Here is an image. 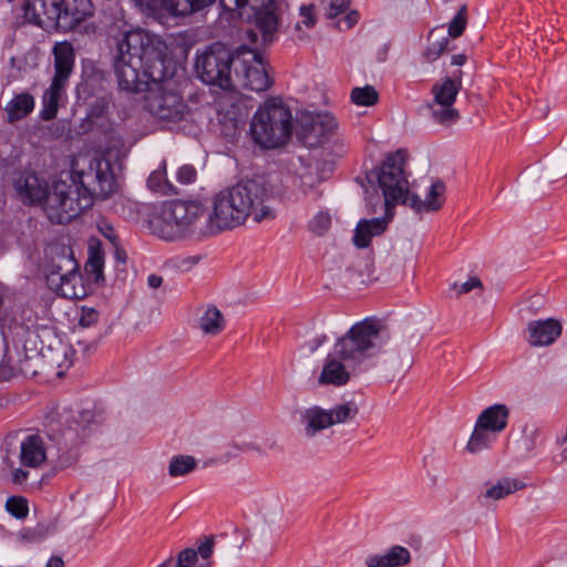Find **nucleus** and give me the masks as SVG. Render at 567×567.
I'll list each match as a JSON object with an SVG mask.
<instances>
[{
	"label": "nucleus",
	"instance_id": "2",
	"mask_svg": "<svg viewBox=\"0 0 567 567\" xmlns=\"http://www.w3.org/2000/svg\"><path fill=\"white\" fill-rule=\"evenodd\" d=\"M72 183H53L43 203V212L51 224L66 225L91 208L95 198L105 199L116 190L111 163L102 157L90 159L87 168L71 172Z\"/></svg>",
	"mask_w": 567,
	"mask_h": 567
},
{
	"label": "nucleus",
	"instance_id": "5",
	"mask_svg": "<svg viewBox=\"0 0 567 567\" xmlns=\"http://www.w3.org/2000/svg\"><path fill=\"white\" fill-rule=\"evenodd\" d=\"M43 272L48 287L56 295L66 299L84 297L79 265L70 247H51L45 257Z\"/></svg>",
	"mask_w": 567,
	"mask_h": 567
},
{
	"label": "nucleus",
	"instance_id": "52",
	"mask_svg": "<svg viewBox=\"0 0 567 567\" xmlns=\"http://www.w3.org/2000/svg\"><path fill=\"white\" fill-rule=\"evenodd\" d=\"M99 229L101 231V234L107 238L112 244L115 245L116 240H117V236L115 234V229L113 228L112 225L110 224H106V223H102L100 226H99Z\"/></svg>",
	"mask_w": 567,
	"mask_h": 567
},
{
	"label": "nucleus",
	"instance_id": "47",
	"mask_svg": "<svg viewBox=\"0 0 567 567\" xmlns=\"http://www.w3.org/2000/svg\"><path fill=\"white\" fill-rule=\"evenodd\" d=\"M364 565L367 567H390L386 550L382 554L368 555L364 559Z\"/></svg>",
	"mask_w": 567,
	"mask_h": 567
},
{
	"label": "nucleus",
	"instance_id": "1",
	"mask_svg": "<svg viewBox=\"0 0 567 567\" xmlns=\"http://www.w3.org/2000/svg\"><path fill=\"white\" fill-rule=\"evenodd\" d=\"M267 196L268 189L262 183L247 179L215 193L208 207L196 200L165 203L151 226L165 240L216 235L241 226L249 216L258 223L272 218V210L265 205Z\"/></svg>",
	"mask_w": 567,
	"mask_h": 567
},
{
	"label": "nucleus",
	"instance_id": "25",
	"mask_svg": "<svg viewBox=\"0 0 567 567\" xmlns=\"http://www.w3.org/2000/svg\"><path fill=\"white\" fill-rule=\"evenodd\" d=\"M305 424V432L308 436H313L318 432L332 425V419L328 410L320 406H311L301 415Z\"/></svg>",
	"mask_w": 567,
	"mask_h": 567
},
{
	"label": "nucleus",
	"instance_id": "46",
	"mask_svg": "<svg viewBox=\"0 0 567 567\" xmlns=\"http://www.w3.org/2000/svg\"><path fill=\"white\" fill-rule=\"evenodd\" d=\"M327 2H328V9H327L328 18H336L337 16L344 12L350 4V0H327Z\"/></svg>",
	"mask_w": 567,
	"mask_h": 567
},
{
	"label": "nucleus",
	"instance_id": "40",
	"mask_svg": "<svg viewBox=\"0 0 567 567\" xmlns=\"http://www.w3.org/2000/svg\"><path fill=\"white\" fill-rule=\"evenodd\" d=\"M449 42L450 41L447 37L432 41L424 53L426 60L429 62L437 60L447 50Z\"/></svg>",
	"mask_w": 567,
	"mask_h": 567
},
{
	"label": "nucleus",
	"instance_id": "32",
	"mask_svg": "<svg viewBox=\"0 0 567 567\" xmlns=\"http://www.w3.org/2000/svg\"><path fill=\"white\" fill-rule=\"evenodd\" d=\"M379 95L377 90L371 85L354 87L351 91V101L355 105L372 106L378 102Z\"/></svg>",
	"mask_w": 567,
	"mask_h": 567
},
{
	"label": "nucleus",
	"instance_id": "44",
	"mask_svg": "<svg viewBox=\"0 0 567 567\" xmlns=\"http://www.w3.org/2000/svg\"><path fill=\"white\" fill-rule=\"evenodd\" d=\"M99 312L94 308L83 307L79 319V324L83 328H89L95 324L99 320Z\"/></svg>",
	"mask_w": 567,
	"mask_h": 567
},
{
	"label": "nucleus",
	"instance_id": "59",
	"mask_svg": "<svg viewBox=\"0 0 567 567\" xmlns=\"http://www.w3.org/2000/svg\"><path fill=\"white\" fill-rule=\"evenodd\" d=\"M12 375H13V373H12V369L10 367L0 365V378L3 381L10 380Z\"/></svg>",
	"mask_w": 567,
	"mask_h": 567
},
{
	"label": "nucleus",
	"instance_id": "42",
	"mask_svg": "<svg viewBox=\"0 0 567 567\" xmlns=\"http://www.w3.org/2000/svg\"><path fill=\"white\" fill-rule=\"evenodd\" d=\"M214 540L213 538H206L202 542L197 549H194L197 554V566H207L210 567L209 563L206 560L213 555Z\"/></svg>",
	"mask_w": 567,
	"mask_h": 567
},
{
	"label": "nucleus",
	"instance_id": "3",
	"mask_svg": "<svg viewBox=\"0 0 567 567\" xmlns=\"http://www.w3.org/2000/svg\"><path fill=\"white\" fill-rule=\"evenodd\" d=\"M388 336L373 318L355 322L340 337L332 351L327 355L319 382L342 386L352 374L362 370L367 360L377 355L385 344Z\"/></svg>",
	"mask_w": 567,
	"mask_h": 567
},
{
	"label": "nucleus",
	"instance_id": "28",
	"mask_svg": "<svg viewBox=\"0 0 567 567\" xmlns=\"http://www.w3.org/2000/svg\"><path fill=\"white\" fill-rule=\"evenodd\" d=\"M525 484L516 478L503 477L495 484L488 486L480 497L487 499L499 501L508 495L524 488Z\"/></svg>",
	"mask_w": 567,
	"mask_h": 567
},
{
	"label": "nucleus",
	"instance_id": "58",
	"mask_svg": "<svg viewBox=\"0 0 567 567\" xmlns=\"http://www.w3.org/2000/svg\"><path fill=\"white\" fill-rule=\"evenodd\" d=\"M44 567H64V561L59 556H52L45 564Z\"/></svg>",
	"mask_w": 567,
	"mask_h": 567
},
{
	"label": "nucleus",
	"instance_id": "23",
	"mask_svg": "<svg viewBox=\"0 0 567 567\" xmlns=\"http://www.w3.org/2000/svg\"><path fill=\"white\" fill-rule=\"evenodd\" d=\"M463 72L457 70L451 78H445L440 83L432 86V93L436 104H445L446 106L455 103L456 96L462 86Z\"/></svg>",
	"mask_w": 567,
	"mask_h": 567
},
{
	"label": "nucleus",
	"instance_id": "64",
	"mask_svg": "<svg viewBox=\"0 0 567 567\" xmlns=\"http://www.w3.org/2000/svg\"><path fill=\"white\" fill-rule=\"evenodd\" d=\"M3 381L1 378H0V382Z\"/></svg>",
	"mask_w": 567,
	"mask_h": 567
},
{
	"label": "nucleus",
	"instance_id": "15",
	"mask_svg": "<svg viewBox=\"0 0 567 567\" xmlns=\"http://www.w3.org/2000/svg\"><path fill=\"white\" fill-rule=\"evenodd\" d=\"M251 7L256 11L255 23L262 34V41L270 42L279 24L275 0H255Z\"/></svg>",
	"mask_w": 567,
	"mask_h": 567
},
{
	"label": "nucleus",
	"instance_id": "19",
	"mask_svg": "<svg viewBox=\"0 0 567 567\" xmlns=\"http://www.w3.org/2000/svg\"><path fill=\"white\" fill-rule=\"evenodd\" d=\"M19 460L22 466L38 468L47 460V451L41 436L31 434L25 436L20 444Z\"/></svg>",
	"mask_w": 567,
	"mask_h": 567
},
{
	"label": "nucleus",
	"instance_id": "55",
	"mask_svg": "<svg viewBox=\"0 0 567 567\" xmlns=\"http://www.w3.org/2000/svg\"><path fill=\"white\" fill-rule=\"evenodd\" d=\"M359 12L355 10L350 11L343 19V23L346 24L347 29H351L354 27L359 21Z\"/></svg>",
	"mask_w": 567,
	"mask_h": 567
},
{
	"label": "nucleus",
	"instance_id": "6",
	"mask_svg": "<svg viewBox=\"0 0 567 567\" xmlns=\"http://www.w3.org/2000/svg\"><path fill=\"white\" fill-rule=\"evenodd\" d=\"M237 49L231 52L221 42H214L196 56L195 70L202 82L224 90L233 85V68Z\"/></svg>",
	"mask_w": 567,
	"mask_h": 567
},
{
	"label": "nucleus",
	"instance_id": "43",
	"mask_svg": "<svg viewBox=\"0 0 567 567\" xmlns=\"http://www.w3.org/2000/svg\"><path fill=\"white\" fill-rule=\"evenodd\" d=\"M197 172L193 165H183L176 173V178L181 184L189 185L196 181Z\"/></svg>",
	"mask_w": 567,
	"mask_h": 567
},
{
	"label": "nucleus",
	"instance_id": "38",
	"mask_svg": "<svg viewBox=\"0 0 567 567\" xmlns=\"http://www.w3.org/2000/svg\"><path fill=\"white\" fill-rule=\"evenodd\" d=\"M50 533V526L38 524L35 527L23 528L20 532L21 539L28 543H38L43 540Z\"/></svg>",
	"mask_w": 567,
	"mask_h": 567
},
{
	"label": "nucleus",
	"instance_id": "12",
	"mask_svg": "<svg viewBox=\"0 0 567 567\" xmlns=\"http://www.w3.org/2000/svg\"><path fill=\"white\" fill-rule=\"evenodd\" d=\"M12 186L17 198L25 206H41L51 188L49 182L37 172L22 171L14 175Z\"/></svg>",
	"mask_w": 567,
	"mask_h": 567
},
{
	"label": "nucleus",
	"instance_id": "21",
	"mask_svg": "<svg viewBox=\"0 0 567 567\" xmlns=\"http://www.w3.org/2000/svg\"><path fill=\"white\" fill-rule=\"evenodd\" d=\"M53 55L54 76L52 80L68 83L75 61V54L72 44L66 41L56 43L53 48Z\"/></svg>",
	"mask_w": 567,
	"mask_h": 567
},
{
	"label": "nucleus",
	"instance_id": "22",
	"mask_svg": "<svg viewBox=\"0 0 567 567\" xmlns=\"http://www.w3.org/2000/svg\"><path fill=\"white\" fill-rule=\"evenodd\" d=\"M509 409L506 404L496 403L485 408L476 421L481 427L501 434L508 425Z\"/></svg>",
	"mask_w": 567,
	"mask_h": 567
},
{
	"label": "nucleus",
	"instance_id": "39",
	"mask_svg": "<svg viewBox=\"0 0 567 567\" xmlns=\"http://www.w3.org/2000/svg\"><path fill=\"white\" fill-rule=\"evenodd\" d=\"M466 27V7L463 6L455 17L451 20L447 28L449 37H460Z\"/></svg>",
	"mask_w": 567,
	"mask_h": 567
},
{
	"label": "nucleus",
	"instance_id": "60",
	"mask_svg": "<svg viewBox=\"0 0 567 567\" xmlns=\"http://www.w3.org/2000/svg\"><path fill=\"white\" fill-rule=\"evenodd\" d=\"M161 177V173L154 172L150 175L147 179V185L152 189H157V181Z\"/></svg>",
	"mask_w": 567,
	"mask_h": 567
},
{
	"label": "nucleus",
	"instance_id": "51",
	"mask_svg": "<svg viewBox=\"0 0 567 567\" xmlns=\"http://www.w3.org/2000/svg\"><path fill=\"white\" fill-rule=\"evenodd\" d=\"M481 287H482V281L477 277H471L468 280H466L458 287V293L460 295L467 293L471 290H473L475 288H481Z\"/></svg>",
	"mask_w": 567,
	"mask_h": 567
},
{
	"label": "nucleus",
	"instance_id": "4",
	"mask_svg": "<svg viewBox=\"0 0 567 567\" xmlns=\"http://www.w3.org/2000/svg\"><path fill=\"white\" fill-rule=\"evenodd\" d=\"M291 110L279 97L267 99L250 122L252 141L265 150H275L287 143L292 134Z\"/></svg>",
	"mask_w": 567,
	"mask_h": 567
},
{
	"label": "nucleus",
	"instance_id": "63",
	"mask_svg": "<svg viewBox=\"0 0 567 567\" xmlns=\"http://www.w3.org/2000/svg\"><path fill=\"white\" fill-rule=\"evenodd\" d=\"M306 187H307V184H306V182H305V181H302V188H303V193H307V188H306Z\"/></svg>",
	"mask_w": 567,
	"mask_h": 567
},
{
	"label": "nucleus",
	"instance_id": "36",
	"mask_svg": "<svg viewBox=\"0 0 567 567\" xmlns=\"http://www.w3.org/2000/svg\"><path fill=\"white\" fill-rule=\"evenodd\" d=\"M390 567L406 566L411 561V553L401 545H394L386 549Z\"/></svg>",
	"mask_w": 567,
	"mask_h": 567
},
{
	"label": "nucleus",
	"instance_id": "10",
	"mask_svg": "<svg viewBox=\"0 0 567 567\" xmlns=\"http://www.w3.org/2000/svg\"><path fill=\"white\" fill-rule=\"evenodd\" d=\"M234 76L244 89L255 92L266 91L271 85L261 55L246 45L237 48Z\"/></svg>",
	"mask_w": 567,
	"mask_h": 567
},
{
	"label": "nucleus",
	"instance_id": "54",
	"mask_svg": "<svg viewBox=\"0 0 567 567\" xmlns=\"http://www.w3.org/2000/svg\"><path fill=\"white\" fill-rule=\"evenodd\" d=\"M29 472L19 467L14 468L12 472V481L16 484H22L28 480Z\"/></svg>",
	"mask_w": 567,
	"mask_h": 567
},
{
	"label": "nucleus",
	"instance_id": "30",
	"mask_svg": "<svg viewBox=\"0 0 567 567\" xmlns=\"http://www.w3.org/2000/svg\"><path fill=\"white\" fill-rule=\"evenodd\" d=\"M199 327L206 334L216 336L220 333L225 327L220 310L215 306L208 307L199 319Z\"/></svg>",
	"mask_w": 567,
	"mask_h": 567
},
{
	"label": "nucleus",
	"instance_id": "33",
	"mask_svg": "<svg viewBox=\"0 0 567 567\" xmlns=\"http://www.w3.org/2000/svg\"><path fill=\"white\" fill-rule=\"evenodd\" d=\"M197 554L194 548H186L182 550L177 558H168L158 567H208L206 566H197Z\"/></svg>",
	"mask_w": 567,
	"mask_h": 567
},
{
	"label": "nucleus",
	"instance_id": "24",
	"mask_svg": "<svg viewBox=\"0 0 567 567\" xmlns=\"http://www.w3.org/2000/svg\"><path fill=\"white\" fill-rule=\"evenodd\" d=\"M34 109V97L28 93L22 92L16 94L4 106L3 111L6 113L7 120L9 123H13L27 117Z\"/></svg>",
	"mask_w": 567,
	"mask_h": 567
},
{
	"label": "nucleus",
	"instance_id": "50",
	"mask_svg": "<svg viewBox=\"0 0 567 567\" xmlns=\"http://www.w3.org/2000/svg\"><path fill=\"white\" fill-rule=\"evenodd\" d=\"M538 435V431L536 429L530 430L527 432V430L524 431V445L526 451L530 452L536 446V437Z\"/></svg>",
	"mask_w": 567,
	"mask_h": 567
},
{
	"label": "nucleus",
	"instance_id": "14",
	"mask_svg": "<svg viewBox=\"0 0 567 567\" xmlns=\"http://www.w3.org/2000/svg\"><path fill=\"white\" fill-rule=\"evenodd\" d=\"M445 185L442 181H434L424 199L417 194H405L403 205L410 206L416 213H429L439 210L444 204Z\"/></svg>",
	"mask_w": 567,
	"mask_h": 567
},
{
	"label": "nucleus",
	"instance_id": "16",
	"mask_svg": "<svg viewBox=\"0 0 567 567\" xmlns=\"http://www.w3.org/2000/svg\"><path fill=\"white\" fill-rule=\"evenodd\" d=\"M561 332V323L554 318L530 321L528 323V342L533 347L550 346L560 337Z\"/></svg>",
	"mask_w": 567,
	"mask_h": 567
},
{
	"label": "nucleus",
	"instance_id": "18",
	"mask_svg": "<svg viewBox=\"0 0 567 567\" xmlns=\"http://www.w3.org/2000/svg\"><path fill=\"white\" fill-rule=\"evenodd\" d=\"M391 218L392 214L389 213L385 217L359 220L352 238L353 245L360 249L369 247L373 237L385 231Z\"/></svg>",
	"mask_w": 567,
	"mask_h": 567
},
{
	"label": "nucleus",
	"instance_id": "34",
	"mask_svg": "<svg viewBox=\"0 0 567 567\" xmlns=\"http://www.w3.org/2000/svg\"><path fill=\"white\" fill-rule=\"evenodd\" d=\"M196 466L194 457L188 455L175 456L171 460L168 473L173 477L183 476L192 472Z\"/></svg>",
	"mask_w": 567,
	"mask_h": 567
},
{
	"label": "nucleus",
	"instance_id": "45",
	"mask_svg": "<svg viewBox=\"0 0 567 567\" xmlns=\"http://www.w3.org/2000/svg\"><path fill=\"white\" fill-rule=\"evenodd\" d=\"M103 265L104 260L101 252L97 250L91 251L87 261V267L90 268V271L95 275L96 278H99L102 275Z\"/></svg>",
	"mask_w": 567,
	"mask_h": 567
},
{
	"label": "nucleus",
	"instance_id": "11",
	"mask_svg": "<svg viewBox=\"0 0 567 567\" xmlns=\"http://www.w3.org/2000/svg\"><path fill=\"white\" fill-rule=\"evenodd\" d=\"M299 136L308 147H318L328 143L338 130V122L330 113L305 115L300 120Z\"/></svg>",
	"mask_w": 567,
	"mask_h": 567
},
{
	"label": "nucleus",
	"instance_id": "62",
	"mask_svg": "<svg viewBox=\"0 0 567 567\" xmlns=\"http://www.w3.org/2000/svg\"><path fill=\"white\" fill-rule=\"evenodd\" d=\"M247 37L251 40V42H255L257 40V34L252 30L247 31Z\"/></svg>",
	"mask_w": 567,
	"mask_h": 567
},
{
	"label": "nucleus",
	"instance_id": "8",
	"mask_svg": "<svg viewBox=\"0 0 567 567\" xmlns=\"http://www.w3.org/2000/svg\"><path fill=\"white\" fill-rule=\"evenodd\" d=\"M113 69L118 89L130 93L145 92L151 83L158 84L173 75L167 68L138 65L117 56H114Z\"/></svg>",
	"mask_w": 567,
	"mask_h": 567
},
{
	"label": "nucleus",
	"instance_id": "20",
	"mask_svg": "<svg viewBox=\"0 0 567 567\" xmlns=\"http://www.w3.org/2000/svg\"><path fill=\"white\" fill-rule=\"evenodd\" d=\"M63 11V30H72L93 14L91 0H59Z\"/></svg>",
	"mask_w": 567,
	"mask_h": 567
},
{
	"label": "nucleus",
	"instance_id": "26",
	"mask_svg": "<svg viewBox=\"0 0 567 567\" xmlns=\"http://www.w3.org/2000/svg\"><path fill=\"white\" fill-rule=\"evenodd\" d=\"M68 83L56 82V80H52L49 89L44 92L42 96V110L40 112L41 118L44 121L53 120L58 114L59 102L62 97V94L65 91Z\"/></svg>",
	"mask_w": 567,
	"mask_h": 567
},
{
	"label": "nucleus",
	"instance_id": "48",
	"mask_svg": "<svg viewBox=\"0 0 567 567\" xmlns=\"http://www.w3.org/2000/svg\"><path fill=\"white\" fill-rule=\"evenodd\" d=\"M301 23L307 28H312L316 24L315 6L300 7Z\"/></svg>",
	"mask_w": 567,
	"mask_h": 567
},
{
	"label": "nucleus",
	"instance_id": "41",
	"mask_svg": "<svg viewBox=\"0 0 567 567\" xmlns=\"http://www.w3.org/2000/svg\"><path fill=\"white\" fill-rule=\"evenodd\" d=\"M331 218L327 213H318L309 223V229L316 235H323L330 227Z\"/></svg>",
	"mask_w": 567,
	"mask_h": 567
},
{
	"label": "nucleus",
	"instance_id": "9",
	"mask_svg": "<svg viewBox=\"0 0 567 567\" xmlns=\"http://www.w3.org/2000/svg\"><path fill=\"white\" fill-rule=\"evenodd\" d=\"M404 164L405 153L399 150L385 158L377 173L378 184L384 197L385 214H389L398 203L403 204L405 194H410Z\"/></svg>",
	"mask_w": 567,
	"mask_h": 567
},
{
	"label": "nucleus",
	"instance_id": "27",
	"mask_svg": "<svg viewBox=\"0 0 567 567\" xmlns=\"http://www.w3.org/2000/svg\"><path fill=\"white\" fill-rule=\"evenodd\" d=\"M497 436L498 434L495 432L481 427L480 424L475 422L465 450L471 454H478L485 450H489L497 441Z\"/></svg>",
	"mask_w": 567,
	"mask_h": 567
},
{
	"label": "nucleus",
	"instance_id": "56",
	"mask_svg": "<svg viewBox=\"0 0 567 567\" xmlns=\"http://www.w3.org/2000/svg\"><path fill=\"white\" fill-rule=\"evenodd\" d=\"M147 284H148V286H150L151 288L156 289V288H158V287H161V286H162V284H163V278H162L161 276H158V275L152 274V275H150V276H148V278H147Z\"/></svg>",
	"mask_w": 567,
	"mask_h": 567
},
{
	"label": "nucleus",
	"instance_id": "35",
	"mask_svg": "<svg viewBox=\"0 0 567 567\" xmlns=\"http://www.w3.org/2000/svg\"><path fill=\"white\" fill-rule=\"evenodd\" d=\"M332 419V425L338 423H344L348 420L353 419L358 413V408L353 402H346L328 410Z\"/></svg>",
	"mask_w": 567,
	"mask_h": 567
},
{
	"label": "nucleus",
	"instance_id": "53",
	"mask_svg": "<svg viewBox=\"0 0 567 567\" xmlns=\"http://www.w3.org/2000/svg\"><path fill=\"white\" fill-rule=\"evenodd\" d=\"M78 455H79L78 451L72 447L66 456H64V455L59 456V463L61 466L68 467V466L72 465L74 462H76Z\"/></svg>",
	"mask_w": 567,
	"mask_h": 567
},
{
	"label": "nucleus",
	"instance_id": "13",
	"mask_svg": "<svg viewBox=\"0 0 567 567\" xmlns=\"http://www.w3.org/2000/svg\"><path fill=\"white\" fill-rule=\"evenodd\" d=\"M59 0H28L23 6L25 21L43 29L63 30V11Z\"/></svg>",
	"mask_w": 567,
	"mask_h": 567
},
{
	"label": "nucleus",
	"instance_id": "31",
	"mask_svg": "<svg viewBox=\"0 0 567 567\" xmlns=\"http://www.w3.org/2000/svg\"><path fill=\"white\" fill-rule=\"evenodd\" d=\"M430 110L432 120L439 124L450 125L460 117L458 111L452 105L436 104L435 101L430 105Z\"/></svg>",
	"mask_w": 567,
	"mask_h": 567
},
{
	"label": "nucleus",
	"instance_id": "7",
	"mask_svg": "<svg viewBox=\"0 0 567 567\" xmlns=\"http://www.w3.org/2000/svg\"><path fill=\"white\" fill-rule=\"evenodd\" d=\"M115 56L138 65L167 68L162 42L141 29L123 33L122 39L117 41Z\"/></svg>",
	"mask_w": 567,
	"mask_h": 567
},
{
	"label": "nucleus",
	"instance_id": "61",
	"mask_svg": "<svg viewBox=\"0 0 567 567\" xmlns=\"http://www.w3.org/2000/svg\"><path fill=\"white\" fill-rule=\"evenodd\" d=\"M115 257L117 261L125 262L126 261V252L124 249L116 247L115 249Z\"/></svg>",
	"mask_w": 567,
	"mask_h": 567
},
{
	"label": "nucleus",
	"instance_id": "37",
	"mask_svg": "<svg viewBox=\"0 0 567 567\" xmlns=\"http://www.w3.org/2000/svg\"><path fill=\"white\" fill-rule=\"evenodd\" d=\"M7 512L17 519H23L29 514L27 498L22 496H10L6 502Z\"/></svg>",
	"mask_w": 567,
	"mask_h": 567
},
{
	"label": "nucleus",
	"instance_id": "49",
	"mask_svg": "<svg viewBox=\"0 0 567 567\" xmlns=\"http://www.w3.org/2000/svg\"><path fill=\"white\" fill-rule=\"evenodd\" d=\"M328 340V337L326 334H318L313 339L307 341L305 343V348L308 350L309 353L316 352L322 344H324Z\"/></svg>",
	"mask_w": 567,
	"mask_h": 567
},
{
	"label": "nucleus",
	"instance_id": "29",
	"mask_svg": "<svg viewBox=\"0 0 567 567\" xmlns=\"http://www.w3.org/2000/svg\"><path fill=\"white\" fill-rule=\"evenodd\" d=\"M80 420H73L72 424L64 431L63 436L65 440L71 441L78 445L81 439L86 437L91 432V424L93 422V413L91 411H82Z\"/></svg>",
	"mask_w": 567,
	"mask_h": 567
},
{
	"label": "nucleus",
	"instance_id": "17",
	"mask_svg": "<svg viewBox=\"0 0 567 567\" xmlns=\"http://www.w3.org/2000/svg\"><path fill=\"white\" fill-rule=\"evenodd\" d=\"M185 107L182 96L176 93L158 94L151 102V112L156 117L166 121L181 120Z\"/></svg>",
	"mask_w": 567,
	"mask_h": 567
},
{
	"label": "nucleus",
	"instance_id": "57",
	"mask_svg": "<svg viewBox=\"0 0 567 567\" xmlns=\"http://www.w3.org/2000/svg\"><path fill=\"white\" fill-rule=\"evenodd\" d=\"M466 61H467V55L464 53L454 54L451 58L452 65L462 66L466 63Z\"/></svg>",
	"mask_w": 567,
	"mask_h": 567
}]
</instances>
